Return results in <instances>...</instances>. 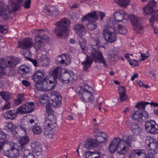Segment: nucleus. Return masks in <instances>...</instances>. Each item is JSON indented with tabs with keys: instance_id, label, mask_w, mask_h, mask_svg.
Instances as JSON below:
<instances>
[{
	"instance_id": "f257e3e1",
	"label": "nucleus",
	"mask_w": 158,
	"mask_h": 158,
	"mask_svg": "<svg viewBox=\"0 0 158 158\" xmlns=\"http://www.w3.org/2000/svg\"><path fill=\"white\" fill-rule=\"evenodd\" d=\"M114 16L116 20L118 22L121 21L124 19H126V18L129 17L130 19L133 29L137 33H139L140 31L143 28L140 24L139 18L135 15H132L128 16L124 10H119V11L115 12Z\"/></svg>"
},
{
	"instance_id": "f03ea898",
	"label": "nucleus",
	"mask_w": 158,
	"mask_h": 158,
	"mask_svg": "<svg viewBox=\"0 0 158 158\" xmlns=\"http://www.w3.org/2000/svg\"><path fill=\"white\" fill-rule=\"evenodd\" d=\"M47 112L48 114V118H45L44 124L45 126L44 133L45 135L50 134L52 130L57 126L56 122V118L52 115L54 111L52 109L50 104L46 105L45 106Z\"/></svg>"
},
{
	"instance_id": "7ed1b4c3",
	"label": "nucleus",
	"mask_w": 158,
	"mask_h": 158,
	"mask_svg": "<svg viewBox=\"0 0 158 158\" xmlns=\"http://www.w3.org/2000/svg\"><path fill=\"white\" fill-rule=\"evenodd\" d=\"M70 24V21L66 18L56 22V27L53 30L55 35L59 37L66 36L69 33L68 27Z\"/></svg>"
},
{
	"instance_id": "20e7f679",
	"label": "nucleus",
	"mask_w": 158,
	"mask_h": 158,
	"mask_svg": "<svg viewBox=\"0 0 158 158\" xmlns=\"http://www.w3.org/2000/svg\"><path fill=\"white\" fill-rule=\"evenodd\" d=\"M51 79L46 77L42 80L36 82L34 87L36 90L39 91H48L53 89L55 88V84L52 82Z\"/></svg>"
},
{
	"instance_id": "39448f33",
	"label": "nucleus",
	"mask_w": 158,
	"mask_h": 158,
	"mask_svg": "<svg viewBox=\"0 0 158 158\" xmlns=\"http://www.w3.org/2000/svg\"><path fill=\"white\" fill-rule=\"evenodd\" d=\"M15 74L14 69L6 65V61L4 59L0 58V79L3 75L13 76Z\"/></svg>"
},
{
	"instance_id": "423d86ee",
	"label": "nucleus",
	"mask_w": 158,
	"mask_h": 158,
	"mask_svg": "<svg viewBox=\"0 0 158 158\" xmlns=\"http://www.w3.org/2000/svg\"><path fill=\"white\" fill-rule=\"evenodd\" d=\"M103 34L105 40L107 42L112 43L117 40V37L114 28L106 27L103 29Z\"/></svg>"
},
{
	"instance_id": "0eeeda50",
	"label": "nucleus",
	"mask_w": 158,
	"mask_h": 158,
	"mask_svg": "<svg viewBox=\"0 0 158 158\" xmlns=\"http://www.w3.org/2000/svg\"><path fill=\"white\" fill-rule=\"evenodd\" d=\"M47 35L44 33H40L34 39L35 44L33 46L36 51L40 50L44 45V40L47 39Z\"/></svg>"
},
{
	"instance_id": "6e6552de",
	"label": "nucleus",
	"mask_w": 158,
	"mask_h": 158,
	"mask_svg": "<svg viewBox=\"0 0 158 158\" xmlns=\"http://www.w3.org/2000/svg\"><path fill=\"white\" fill-rule=\"evenodd\" d=\"M34 109V103L30 102L23 104L18 108L20 114H25L32 112Z\"/></svg>"
},
{
	"instance_id": "1a4fd4ad",
	"label": "nucleus",
	"mask_w": 158,
	"mask_h": 158,
	"mask_svg": "<svg viewBox=\"0 0 158 158\" xmlns=\"http://www.w3.org/2000/svg\"><path fill=\"white\" fill-rule=\"evenodd\" d=\"M10 148L7 151L4 152V154L9 158H17L19 156V150L15 148L16 144L13 142L9 143Z\"/></svg>"
},
{
	"instance_id": "9d476101",
	"label": "nucleus",
	"mask_w": 158,
	"mask_h": 158,
	"mask_svg": "<svg viewBox=\"0 0 158 158\" xmlns=\"http://www.w3.org/2000/svg\"><path fill=\"white\" fill-rule=\"evenodd\" d=\"M52 104L55 107H60L61 105L62 97L60 94L57 91H52L50 94Z\"/></svg>"
},
{
	"instance_id": "9b49d317",
	"label": "nucleus",
	"mask_w": 158,
	"mask_h": 158,
	"mask_svg": "<svg viewBox=\"0 0 158 158\" xmlns=\"http://www.w3.org/2000/svg\"><path fill=\"white\" fill-rule=\"evenodd\" d=\"M78 94L80 98L82 101L92 102L93 97L92 94L85 88L80 87Z\"/></svg>"
},
{
	"instance_id": "f8f14e48",
	"label": "nucleus",
	"mask_w": 158,
	"mask_h": 158,
	"mask_svg": "<svg viewBox=\"0 0 158 158\" xmlns=\"http://www.w3.org/2000/svg\"><path fill=\"white\" fill-rule=\"evenodd\" d=\"M33 44V39L27 37L23 40H19L17 43V47L18 48L25 50L30 48Z\"/></svg>"
},
{
	"instance_id": "ddd939ff",
	"label": "nucleus",
	"mask_w": 158,
	"mask_h": 158,
	"mask_svg": "<svg viewBox=\"0 0 158 158\" xmlns=\"http://www.w3.org/2000/svg\"><path fill=\"white\" fill-rule=\"evenodd\" d=\"M145 127L149 133L153 134H158V125L154 120L147 121L145 123Z\"/></svg>"
},
{
	"instance_id": "4468645a",
	"label": "nucleus",
	"mask_w": 158,
	"mask_h": 158,
	"mask_svg": "<svg viewBox=\"0 0 158 158\" xmlns=\"http://www.w3.org/2000/svg\"><path fill=\"white\" fill-rule=\"evenodd\" d=\"M126 123L131 132L134 135H139L142 132V129L138 124L129 120L127 121Z\"/></svg>"
},
{
	"instance_id": "2eb2a0df",
	"label": "nucleus",
	"mask_w": 158,
	"mask_h": 158,
	"mask_svg": "<svg viewBox=\"0 0 158 158\" xmlns=\"http://www.w3.org/2000/svg\"><path fill=\"white\" fill-rule=\"evenodd\" d=\"M89 56L92 58L93 61L98 63L104 57L102 52L93 48L91 49Z\"/></svg>"
},
{
	"instance_id": "dca6fc26",
	"label": "nucleus",
	"mask_w": 158,
	"mask_h": 158,
	"mask_svg": "<svg viewBox=\"0 0 158 158\" xmlns=\"http://www.w3.org/2000/svg\"><path fill=\"white\" fill-rule=\"evenodd\" d=\"M75 33L82 38L87 33L86 27L82 24L77 23L73 27Z\"/></svg>"
},
{
	"instance_id": "f3484780",
	"label": "nucleus",
	"mask_w": 158,
	"mask_h": 158,
	"mask_svg": "<svg viewBox=\"0 0 158 158\" xmlns=\"http://www.w3.org/2000/svg\"><path fill=\"white\" fill-rule=\"evenodd\" d=\"M56 60L58 64L64 66L69 64L71 62V60L69 55L64 54L58 56Z\"/></svg>"
},
{
	"instance_id": "a211bd4d",
	"label": "nucleus",
	"mask_w": 158,
	"mask_h": 158,
	"mask_svg": "<svg viewBox=\"0 0 158 158\" xmlns=\"http://www.w3.org/2000/svg\"><path fill=\"white\" fill-rule=\"evenodd\" d=\"M44 11L48 15L51 17H56L59 13V11L57 8L53 6H46Z\"/></svg>"
},
{
	"instance_id": "6ab92c4d",
	"label": "nucleus",
	"mask_w": 158,
	"mask_h": 158,
	"mask_svg": "<svg viewBox=\"0 0 158 158\" xmlns=\"http://www.w3.org/2000/svg\"><path fill=\"white\" fill-rule=\"evenodd\" d=\"M98 19V15L95 11H92L84 16L81 19V22H83L87 20L89 22H95Z\"/></svg>"
},
{
	"instance_id": "aec40b11",
	"label": "nucleus",
	"mask_w": 158,
	"mask_h": 158,
	"mask_svg": "<svg viewBox=\"0 0 158 158\" xmlns=\"http://www.w3.org/2000/svg\"><path fill=\"white\" fill-rule=\"evenodd\" d=\"M146 151L143 149H137L132 150L128 158H144Z\"/></svg>"
},
{
	"instance_id": "412c9836",
	"label": "nucleus",
	"mask_w": 158,
	"mask_h": 158,
	"mask_svg": "<svg viewBox=\"0 0 158 158\" xmlns=\"http://www.w3.org/2000/svg\"><path fill=\"white\" fill-rule=\"evenodd\" d=\"M149 142L148 144V147L151 152L153 154H156L158 152V147L157 146V144L156 143V140L152 137H149L146 140Z\"/></svg>"
},
{
	"instance_id": "4be33fe9",
	"label": "nucleus",
	"mask_w": 158,
	"mask_h": 158,
	"mask_svg": "<svg viewBox=\"0 0 158 158\" xmlns=\"http://www.w3.org/2000/svg\"><path fill=\"white\" fill-rule=\"evenodd\" d=\"M61 69L60 68L56 67L52 71L51 75L47 76L49 78L52 79V82L55 84V87L56 86L57 84L56 79L60 77L61 75Z\"/></svg>"
},
{
	"instance_id": "5701e85b",
	"label": "nucleus",
	"mask_w": 158,
	"mask_h": 158,
	"mask_svg": "<svg viewBox=\"0 0 158 158\" xmlns=\"http://www.w3.org/2000/svg\"><path fill=\"white\" fill-rule=\"evenodd\" d=\"M121 139L119 138H115L112 141L109 146V150L111 153H114L117 150L118 145L121 142Z\"/></svg>"
},
{
	"instance_id": "b1692460",
	"label": "nucleus",
	"mask_w": 158,
	"mask_h": 158,
	"mask_svg": "<svg viewBox=\"0 0 158 158\" xmlns=\"http://www.w3.org/2000/svg\"><path fill=\"white\" fill-rule=\"evenodd\" d=\"M93 62L92 58L89 56L87 55L85 60L81 62L83 69L85 71H88V69L91 67Z\"/></svg>"
},
{
	"instance_id": "393cba45",
	"label": "nucleus",
	"mask_w": 158,
	"mask_h": 158,
	"mask_svg": "<svg viewBox=\"0 0 158 158\" xmlns=\"http://www.w3.org/2000/svg\"><path fill=\"white\" fill-rule=\"evenodd\" d=\"M130 147L122 140L118 145L117 152L120 155H124L127 152Z\"/></svg>"
},
{
	"instance_id": "a878e982",
	"label": "nucleus",
	"mask_w": 158,
	"mask_h": 158,
	"mask_svg": "<svg viewBox=\"0 0 158 158\" xmlns=\"http://www.w3.org/2000/svg\"><path fill=\"white\" fill-rule=\"evenodd\" d=\"M20 114L18 111V108L17 110H9L6 111L4 115L6 118L11 120L15 119L17 116V114Z\"/></svg>"
},
{
	"instance_id": "bb28decb",
	"label": "nucleus",
	"mask_w": 158,
	"mask_h": 158,
	"mask_svg": "<svg viewBox=\"0 0 158 158\" xmlns=\"http://www.w3.org/2000/svg\"><path fill=\"white\" fill-rule=\"evenodd\" d=\"M45 75V73L44 71L39 70H36L33 74L31 79L34 82L40 81Z\"/></svg>"
},
{
	"instance_id": "cd10ccee",
	"label": "nucleus",
	"mask_w": 158,
	"mask_h": 158,
	"mask_svg": "<svg viewBox=\"0 0 158 158\" xmlns=\"http://www.w3.org/2000/svg\"><path fill=\"white\" fill-rule=\"evenodd\" d=\"M20 60L19 59L11 56L6 61V65L14 69L16 65L20 63Z\"/></svg>"
},
{
	"instance_id": "c85d7f7f",
	"label": "nucleus",
	"mask_w": 158,
	"mask_h": 158,
	"mask_svg": "<svg viewBox=\"0 0 158 158\" xmlns=\"http://www.w3.org/2000/svg\"><path fill=\"white\" fill-rule=\"evenodd\" d=\"M96 142L98 143H102L105 142L107 138V136L106 133L102 132L98 135H95Z\"/></svg>"
},
{
	"instance_id": "c756f323",
	"label": "nucleus",
	"mask_w": 158,
	"mask_h": 158,
	"mask_svg": "<svg viewBox=\"0 0 158 158\" xmlns=\"http://www.w3.org/2000/svg\"><path fill=\"white\" fill-rule=\"evenodd\" d=\"M31 147L33 151L35 152H39L42 150L40 144L36 141L32 142L31 143Z\"/></svg>"
},
{
	"instance_id": "7c9ffc66",
	"label": "nucleus",
	"mask_w": 158,
	"mask_h": 158,
	"mask_svg": "<svg viewBox=\"0 0 158 158\" xmlns=\"http://www.w3.org/2000/svg\"><path fill=\"white\" fill-rule=\"evenodd\" d=\"M70 77L71 75L70 73H65L61 75L59 77V80L61 82L67 83L69 82Z\"/></svg>"
},
{
	"instance_id": "2f4dec72",
	"label": "nucleus",
	"mask_w": 158,
	"mask_h": 158,
	"mask_svg": "<svg viewBox=\"0 0 158 158\" xmlns=\"http://www.w3.org/2000/svg\"><path fill=\"white\" fill-rule=\"evenodd\" d=\"M0 95L6 102H8L11 99L12 94L9 92L2 91L0 92Z\"/></svg>"
},
{
	"instance_id": "473e14b6",
	"label": "nucleus",
	"mask_w": 158,
	"mask_h": 158,
	"mask_svg": "<svg viewBox=\"0 0 158 158\" xmlns=\"http://www.w3.org/2000/svg\"><path fill=\"white\" fill-rule=\"evenodd\" d=\"M136 140V138L132 135H128L125 139L123 140L130 147L131 146V143L132 142L135 141Z\"/></svg>"
},
{
	"instance_id": "72a5a7b5",
	"label": "nucleus",
	"mask_w": 158,
	"mask_h": 158,
	"mask_svg": "<svg viewBox=\"0 0 158 158\" xmlns=\"http://www.w3.org/2000/svg\"><path fill=\"white\" fill-rule=\"evenodd\" d=\"M25 95L24 93L19 94L17 96V98L14 100L15 104L16 105H19L24 101Z\"/></svg>"
},
{
	"instance_id": "f704fd0d",
	"label": "nucleus",
	"mask_w": 158,
	"mask_h": 158,
	"mask_svg": "<svg viewBox=\"0 0 158 158\" xmlns=\"http://www.w3.org/2000/svg\"><path fill=\"white\" fill-rule=\"evenodd\" d=\"M8 10L6 9H4L2 5L0 4V15L3 20H6L9 17Z\"/></svg>"
},
{
	"instance_id": "c9c22d12",
	"label": "nucleus",
	"mask_w": 158,
	"mask_h": 158,
	"mask_svg": "<svg viewBox=\"0 0 158 158\" xmlns=\"http://www.w3.org/2000/svg\"><path fill=\"white\" fill-rule=\"evenodd\" d=\"M25 131V129L19 125L17 124H15L13 126V128L11 132L14 135L18 134L20 131Z\"/></svg>"
},
{
	"instance_id": "e433bc0d",
	"label": "nucleus",
	"mask_w": 158,
	"mask_h": 158,
	"mask_svg": "<svg viewBox=\"0 0 158 158\" xmlns=\"http://www.w3.org/2000/svg\"><path fill=\"white\" fill-rule=\"evenodd\" d=\"M141 113L142 112L140 110H138L137 111H135L132 115L131 116L132 118L135 121L141 122L142 119Z\"/></svg>"
},
{
	"instance_id": "4c0bfd02",
	"label": "nucleus",
	"mask_w": 158,
	"mask_h": 158,
	"mask_svg": "<svg viewBox=\"0 0 158 158\" xmlns=\"http://www.w3.org/2000/svg\"><path fill=\"white\" fill-rule=\"evenodd\" d=\"M96 142L94 139H88L85 143V147L87 149L91 148L92 147L95 146Z\"/></svg>"
},
{
	"instance_id": "58836bf2",
	"label": "nucleus",
	"mask_w": 158,
	"mask_h": 158,
	"mask_svg": "<svg viewBox=\"0 0 158 158\" xmlns=\"http://www.w3.org/2000/svg\"><path fill=\"white\" fill-rule=\"evenodd\" d=\"M100 38L98 37H93L91 39L90 44L92 47L96 46L97 48L100 47Z\"/></svg>"
},
{
	"instance_id": "ea45409f",
	"label": "nucleus",
	"mask_w": 158,
	"mask_h": 158,
	"mask_svg": "<svg viewBox=\"0 0 158 158\" xmlns=\"http://www.w3.org/2000/svg\"><path fill=\"white\" fill-rule=\"evenodd\" d=\"M29 138L27 136H25L19 140V143L21 145V150L22 151L24 150L23 148V147L22 145L27 144L29 142Z\"/></svg>"
},
{
	"instance_id": "a19ab883",
	"label": "nucleus",
	"mask_w": 158,
	"mask_h": 158,
	"mask_svg": "<svg viewBox=\"0 0 158 158\" xmlns=\"http://www.w3.org/2000/svg\"><path fill=\"white\" fill-rule=\"evenodd\" d=\"M39 101L42 106L48 105L50 103L49 98L46 96H42L39 98Z\"/></svg>"
},
{
	"instance_id": "79ce46f5",
	"label": "nucleus",
	"mask_w": 158,
	"mask_h": 158,
	"mask_svg": "<svg viewBox=\"0 0 158 158\" xmlns=\"http://www.w3.org/2000/svg\"><path fill=\"white\" fill-rule=\"evenodd\" d=\"M116 3L122 6L126 7L128 5L130 0H114Z\"/></svg>"
},
{
	"instance_id": "37998d69",
	"label": "nucleus",
	"mask_w": 158,
	"mask_h": 158,
	"mask_svg": "<svg viewBox=\"0 0 158 158\" xmlns=\"http://www.w3.org/2000/svg\"><path fill=\"white\" fill-rule=\"evenodd\" d=\"M33 133L35 134H40L42 132V129L40 126L35 125L32 128Z\"/></svg>"
},
{
	"instance_id": "c03bdc74",
	"label": "nucleus",
	"mask_w": 158,
	"mask_h": 158,
	"mask_svg": "<svg viewBox=\"0 0 158 158\" xmlns=\"http://www.w3.org/2000/svg\"><path fill=\"white\" fill-rule=\"evenodd\" d=\"M86 25L87 28L89 30L93 31L97 28V24L95 22H90Z\"/></svg>"
},
{
	"instance_id": "a18cd8bd",
	"label": "nucleus",
	"mask_w": 158,
	"mask_h": 158,
	"mask_svg": "<svg viewBox=\"0 0 158 158\" xmlns=\"http://www.w3.org/2000/svg\"><path fill=\"white\" fill-rule=\"evenodd\" d=\"M143 10L145 14L150 15L154 10L152 8H150L147 5L143 8Z\"/></svg>"
},
{
	"instance_id": "49530a36",
	"label": "nucleus",
	"mask_w": 158,
	"mask_h": 158,
	"mask_svg": "<svg viewBox=\"0 0 158 158\" xmlns=\"http://www.w3.org/2000/svg\"><path fill=\"white\" fill-rule=\"evenodd\" d=\"M23 156V158H35L34 155L31 153H30L27 150H24Z\"/></svg>"
},
{
	"instance_id": "de8ad7c7",
	"label": "nucleus",
	"mask_w": 158,
	"mask_h": 158,
	"mask_svg": "<svg viewBox=\"0 0 158 158\" xmlns=\"http://www.w3.org/2000/svg\"><path fill=\"white\" fill-rule=\"evenodd\" d=\"M152 17L150 19V22H152L153 21H157L158 20V15L156 13V11H154L150 15Z\"/></svg>"
},
{
	"instance_id": "09e8293b",
	"label": "nucleus",
	"mask_w": 158,
	"mask_h": 158,
	"mask_svg": "<svg viewBox=\"0 0 158 158\" xmlns=\"http://www.w3.org/2000/svg\"><path fill=\"white\" fill-rule=\"evenodd\" d=\"M147 5L154 10L156 7V2L154 0H151L148 2Z\"/></svg>"
},
{
	"instance_id": "8fccbe9b",
	"label": "nucleus",
	"mask_w": 158,
	"mask_h": 158,
	"mask_svg": "<svg viewBox=\"0 0 158 158\" xmlns=\"http://www.w3.org/2000/svg\"><path fill=\"white\" fill-rule=\"evenodd\" d=\"M135 107L138 109V110H140L142 111L145 110V106L144 103L143 102H141L137 103Z\"/></svg>"
},
{
	"instance_id": "3c124183",
	"label": "nucleus",
	"mask_w": 158,
	"mask_h": 158,
	"mask_svg": "<svg viewBox=\"0 0 158 158\" xmlns=\"http://www.w3.org/2000/svg\"><path fill=\"white\" fill-rule=\"evenodd\" d=\"M79 43L81 47V48L82 49V50H84L85 49V48L86 47V41L82 38H80V39L79 40Z\"/></svg>"
},
{
	"instance_id": "603ef678",
	"label": "nucleus",
	"mask_w": 158,
	"mask_h": 158,
	"mask_svg": "<svg viewBox=\"0 0 158 158\" xmlns=\"http://www.w3.org/2000/svg\"><path fill=\"white\" fill-rule=\"evenodd\" d=\"M19 72L23 74L27 73H28L30 72V69L29 68L26 66H21L20 68Z\"/></svg>"
},
{
	"instance_id": "864d4df0",
	"label": "nucleus",
	"mask_w": 158,
	"mask_h": 158,
	"mask_svg": "<svg viewBox=\"0 0 158 158\" xmlns=\"http://www.w3.org/2000/svg\"><path fill=\"white\" fill-rule=\"evenodd\" d=\"M141 115H142V121H145L148 118V113L145 110L142 111Z\"/></svg>"
},
{
	"instance_id": "5fc2aeb1",
	"label": "nucleus",
	"mask_w": 158,
	"mask_h": 158,
	"mask_svg": "<svg viewBox=\"0 0 158 158\" xmlns=\"http://www.w3.org/2000/svg\"><path fill=\"white\" fill-rule=\"evenodd\" d=\"M92 158H100L101 152L100 150L92 152Z\"/></svg>"
},
{
	"instance_id": "6e6d98bb",
	"label": "nucleus",
	"mask_w": 158,
	"mask_h": 158,
	"mask_svg": "<svg viewBox=\"0 0 158 158\" xmlns=\"http://www.w3.org/2000/svg\"><path fill=\"white\" fill-rule=\"evenodd\" d=\"M14 125L11 123H6V125L4 126V128L5 130L8 129V131H12Z\"/></svg>"
},
{
	"instance_id": "4d7b16f0",
	"label": "nucleus",
	"mask_w": 158,
	"mask_h": 158,
	"mask_svg": "<svg viewBox=\"0 0 158 158\" xmlns=\"http://www.w3.org/2000/svg\"><path fill=\"white\" fill-rule=\"evenodd\" d=\"M8 27L6 25H2L0 24V32L6 34L7 32Z\"/></svg>"
},
{
	"instance_id": "13d9d810",
	"label": "nucleus",
	"mask_w": 158,
	"mask_h": 158,
	"mask_svg": "<svg viewBox=\"0 0 158 158\" xmlns=\"http://www.w3.org/2000/svg\"><path fill=\"white\" fill-rule=\"evenodd\" d=\"M129 62L130 65L133 66H136L139 65V61L137 60L131 59L129 60Z\"/></svg>"
},
{
	"instance_id": "bf43d9fd",
	"label": "nucleus",
	"mask_w": 158,
	"mask_h": 158,
	"mask_svg": "<svg viewBox=\"0 0 158 158\" xmlns=\"http://www.w3.org/2000/svg\"><path fill=\"white\" fill-rule=\"evenodd\" d=\"M118 91L119 95L126 94V88L124 86L119 87L118 88Z\"/></svg>"
},
{
	"instance_id": "052dcab7",
	"label": "nucleus",
	"mask_w": 158,
	"mask_h": 158,
	"mask_svg": "<svg viewBox=\"0 0 158 158\" xmlns=\"http://www.w3.org/2000/svg\"><path fill=\"white\" fill-rule=\"evenodd\" d=\"M109 24L111 26L112 25L115 24L117 22H118L116 20L115 18H110L109 19Z\"/></svg>"
},
{
	"instance_id": "680f3d73",
	"label": "nucleus",
	"mask_w": 158,
	"mask_h": 158,
	"mask_svg": "<svg viewBox=\"0 0 158 158\" xmlns=\"http://www.w3.org/2000/svg\"><path fill=\"white\" fill-rule=\"evenodd\" d=\"M31 0H27L24 2L23 6L25 8L28 9L30 7Z\"/></svg>"
},
{
	"instance_id": "e2e57ef3",
	"label": "nucleus",
	"mask_w": 158,
	"mask_h": 158,
	"mask_svg": "<svg viewBox=\"0 0 158 158\" xmlns=\"http://www.w3.org/2000/svg\"><path fill=\"white\" fill-rule=\"evenodd\" d=\"M141 56L142 58V60H144L150 56V55L148 53H142L141 54Z\"/></svg>"
},
{
	"instance_id": "0e129e2a",
	"label": "nucleus",
	"mask_w": 158,
	"mask_h": 158,
	"mask_svg": "<svg viewBox=\"0 0 158 158\" xmlns=\"http://www.w3.org/2000/svg\"><path fill=\"white\" fill-rule=\"evenodd\" d=\"M128 98V96L126 94L119 95V99L121 102L125 101Z\"/></svg>"
},
{
	"instance_id": "69168bd1",
	"label": "nucleus",
	"mask_w": 158,
	"mask_h": 158,
	"mask_svg": "<svg viewBox=\"0 0 158 158\" xmlns=\"http://www.w3.org/2000/svg\"><path fill=\"white\" fill-rule=\"evenodd\" d=\"M92 152L87 151L85 152V158H92Z\"/></svg>"
},
{
	"instance_id": "338daca9",
	"label": "nucleus",
	"mask_w": 158,
	"mask_h": 158,
	"mask_svg": "<svg viewBox=\"0 0 158 158\" xmlns=\"http://www.w3.org/2000/svg\"><path fill=\"white\" fill-rule=\"evenodd\" d=\"M22 83L23 85L26 87L29 86L31 85L30 82L27 80H23L22 81Z\"/></svg>"
},
{
	"instance_id": "774afa93",
	"label": "nucleus",
	"mask_w": 158,
	"mask_h": 158,
	"mask_svg": "<svg viewBox=\"0 0 158 158\" xmlns=\"http://www.w3.org/2000/svg\"><path fill=\"white\" fill-rule=\"evenodd\" d=\"M155 154L153 153H150L148 154H145V155H144L145 158H156L155 156L154 155Z\"/></svg>"
}]
</instances>
